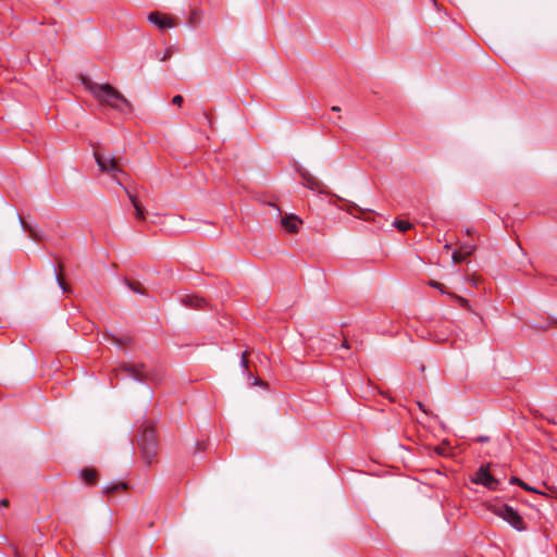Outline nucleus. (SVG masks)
<instances>
[{"mask_svg": "<svg viewBox=\"0 0 557 557\" xmlns=\"http://www.w3.org/2000/svg\"><path fill=\"white\" fill-rule=\"evenodd\" d=\"M475 484H481L491 491H495L498 487L499 481L493 476L490 472V465H483L474 474L472 480Z\"/></svg>", "mask_w": 557, "mask_h": 557, "instance_id": "5", "label": "nucleus"}, {"mask_svg": "<svg viewBox=\"0 0 557 557\" xmlns=\"http://www.w3.org/2000/svg\"><path fill=\"white\" fill-rule=\"evenodd\" d=\"M182 302L186 306V307H190V308H196V309H199V308H203L205 305H206V300L199 296H196V295H186L182 298Z\"/></svg>", "mask_w": 557, "mask_h": 557, "instance_id": "11", "label": "nucleus"}, {"mask_svg": "<svg viewBox=\"0 0 557 557\" xmlns=\"http://www.w3.org/2000/svg\"><path fill=\"white\" fill-rule=\"evenodd\" d=\"M172 102L173 104L181 107L182 103L184 102V99L181 95H176L173 97Z\"/></svg>", "mask_w": 557, "mask_h": 557, "instance_id": "20", "label": "nucleus"}, {"mask_svg": "<svg viewBox=\"0 0 557 557\" xmlns=\"http://www.w3.org/2000/svg\"><path fill=\"white\" fill-rule=\"evenodd\" d=\"M169 57V54H164V57L162 58V61H164L166 58Z\"/></svg>", "mask_w": 557, "mask_h": 557, "instance_id": "31", "label": "nucleus"}, {"mask_svg": "<svg viewBox=\"0 0 557 557\" xmlns=\"http://www.w3.org/2000/svg\"><path fill=\"white\" fill-rule=\"evenodd\" d=\"M248 351H244L242 354V358H240V366L247 370L248 369Z\"/></svg>", "mask_w": 557, "mask_h": 557, "instance_id": "18", "label": "nucleus"}, {"mask_svg": "<svg viewBox=\"0 0 557 557\" xmlns=\"http://www.w3.org/2000/svg\"><path fill=\"white\" fill-rule=\"evenodd\" d=\"M57 280H58V282H59L60 286H61L63 289H65L64 283L62 282L61 277H60L58 274H57Z\"/></svg>", "mask_w": 557, "mask_h": 557, "instance_id": "27", "label": "nucleus"}, {"mask_svg": "<svg viewBox=\"0 0 557 557\" xmlns=\"http://www.w3.org/2000/svg\"><path fill=\"white\" fill-rule=\"evenodd\" d=\"M459 301H460L462 307H467L468 306V300L467 299L460 297Z\"/></svg>", "mask_w": 557, "mask_h": 557, "instance_id": "25", "label": "nucleus"}, {"mask_svg": "<svg viewBox=\"0 0 557 557\" xmlns=\"http://www.w3.org/2000/svg\"><path fill=\"white\" fill-rule=\"evenodd\" d=\"M138 446L143 459L146 463L150 465L158 453L157 437L152 428H145L140 432Z\"/></svg>", "mask_w": 557, "mask_h": 557, "instance_id": "3", "label": "nucleus"}, {"mask_svg": "<svg viewBox=\"0 0 557 557\" xmlns=\"http://www.w3.org/2000/svg\"><path fill=\"white\" fill-rule=\"evenodd\" d=\"M394 225L400 231V232H407L408 230H410L411 227V224L408 222V221H403V220H396L394 222Z\"/></svg>", "mask_w": 557, "mask_h": 557, "instance_id": "16", "label": "nucleus"}, {"mask_svg": "<svg viewBox=\"0 0 557 557\" xmlns=\"http://www.w3.org/2000/svg\"><path fill=\"white\" fill-rule=\"evenodd\" d=\"M301 177V184L312 191H317L319 194H326L325 186L319 181L315 176L309 173L307 170L299 171Z\"/></svg>", "mask_w": 557, "mask_h": 557, "instance_id": "8", "label": "nucleus"}, {"mask_svg": "<svg viewBox=\"0 0 557 557\" xmlns=\"http://www.w3.org/2000/svg\"><path fill=\"white\" fill-rule=\"evenodd\" d=\"M20 221H21L22 226L24 227V230H25V231H27V232L29 233V235H30L33 238H35V239H36V238H37V234L35 233V231H34V230H32L30 227H28L22 218H20Z\"/></svg>", "mask_w": 557, "mask_h": 557, "instance_id": "19", "label": "nucleus"}, {"mask_svg": "<svg viewBox=\"0 0 557 557\" xmlns=\"http://www.w3.org/2000/svg\"><path fill=\"white\" fill-rule=\"evenodd\" d=\"M83 480L88 484H95L97 481V471L95 469H85L82 471Z\"/></svg>", "mask_w": 557, "mask_h": 557, "instance_id": "13", "label": "nucleus"}, {"mask_svg": "<svg viewBox=\"0 0 557 557\" xmlns=\"http://www.w3.org/2000/svg\"><path fill=\"white\" fill-rule=\"evenodd\" d=\"M281 222H282V225L284 226V228L286 231H288L289 233L298 232L299 225L301 224V220L294 214L283 216Z\"/></svg>", "mask_w": 557, "mask_h": 557, "instance_id": "9", "label": "nucleus"}, {"mask_svg": "<svg viewBox=\"0 0 557 557\" xmlns=\"http://www.w3.org/2000/svg\"><path fill=\"white\" fill-rule=\"evenodd\" d=\"M0 505L3 506V507H8L9 500L7 498H3V499L0 500Z\"/></svg>", "mask_w": 557, "mask_h": 557, "instance_id": "26", "label": "nucleus"}, {"mask_svg": "<svg viewBox=\"0 0 557 557\" xmlns=\"http://www.w3.org/2000/svg\"><path fill=\"white\" fill-rule=\"evenodd\" d=\"M252 384H253V385H263V382H262L260 379L255 377V379H253V383H252Z\"/></svg>", "mask_w": 557, "mask_h": 557, "instance_id": "24", "label": "nucleus"}, {"mask_svg": "<svg viewBox=\"0 0 557 557\" xmlns=\"http://www.w3.org/2000/svg\"><path fill=\"white\" fill-rule=\"evenodd\" d=\"M487 440H488V438H487L486 436H480V437H478V441H479V442H485V441H487Z\"/></svg>", "mask_w": 557, "mask_h": 557, "instance_id": "29", "label": "nucleus"}, {"mask_svg": "<svg viewBox=\"0 0 557 557\" xmlns=\"http://www.w3.org/2000/svg\"><path fill=\"white\" fill-rule=\"evenodd\" d=\"M125 488H126L125 483L108 484L103 487V493L109 495V494L115 493L119 490H125Z\"/></svg>", "mask_w": 557, "mask_h": 557, "instance_id": "14", "label": "nucleus"}, {"mask_svg": "<svg viewBox=\"0 0 557 557\" xmlns=\"http://www.w3.org/2000/svg\"><path fill=\"white\" fill-rule=\"evenodd\" d=\"M125 191L135 209V215L137 218V220L139 221H145L146 220V211H145V208L143 207V205L139 202V200L137 199V197L131 193L127 188H125Z\"/></svg>", "mask_w": 557, "mask_h": 557, "instance_id": "10", "label": "nucleus"}, {"mask_svg": "<svg viewBox=\"0 0 557 557\" xmlns=\"http://www.w3.org/2000/svg\"><path fill=\"white\" fill-rule=\"evenodd\" d=\"M341 209L345 210L349 214H355V211H358L359 213H364V210L361 209L359 206H357L354 202H349L346 208L345 207H341Z\"/></svg>", "mask_w": 557, "mask_h": 557, "instance_id": "15", "label": "nucleus"}, {"mask_svg": "<svg viewBox=\"0 0 557 557\" xmlns=\"http://www.w3.org/2000/svg\"><path fill=\"white\" fill-rule=\"evenodd\" d=\"M342 347L347 349L349 348L348 342L346 339L342 343Z\"/></svg>", "mask_w": 557, "mask_h": 557, "instance_id": "28", "label": "nucleus"}, {"mask_svg": "<svg viewBox=\"0 0 557 557\" xmlns=\"http://www.w3.org/2000/svg\"><path fill=\"white\" fill-rule=\"evenodd\" d=\"M148 21L161 30L177 26V23L172 16L158 11L151 12L148 15Z\"/></svg>", "mask_w": 557, "mask_h": 557, "instance_id": "7", "label": "nucleus"}, {"mask_svg": "<svg viewBox=\"0 0 557 557\" xmlns=\"http://www.w3.org/2000/svg\"><path fill=\"white\" fill-rule=\"evenodd\" d=\"M521 487L525 491L536 492L535 488L531 487L530 485L525 484L524 482L521 483Z\"/></svg>", "mask_w": 557, "mask_h": 557, "instance_id": "23", "label": "nucleus"}, {"mask_svg": "<svg viewBox=\"0 0 557 557\" xmlns=\"http://www.w3.org/2000/svg\"><path fill=\"white\" fill-rule=\"evenodd\" d=\"M493 512L508 522L515 530L524 531L527 529L525 523L519 512L507 504L495 505Z\"/></svg>", "mask_w": 557, "mask_h": 557, "instance_id": "4", "label": "nucleus"}, {"mask_svg": "<svg viewBox=\"0 0 557 557\" xmlns=\"http://www.w3.org/2000/svg\"><path fill=\"white\" fill-rule=\"evenodd\" d=\"M87 90L102 106H108L122 113L132 111L129 101L110 84H97L90 81H84Z\"/></svg>", "mask_w": 557, "mask_h": 557, "instance_id": "1", "label": "nucleus"}, {"mask_svg": "<svg viewBox=\"0 0 557 557\" xmlns=\"http://www.w3.org/2000/svg\"><path fill=\"white\" fill-rule=\"evenodd\" d=\"M465 252L462 251H454L453 260L455 263H459L466 259L467 256L471 255L474 250V246H465Z\"/></svg>", "mask_w": 557, "mask_h": 557, "instance_id": "12", "label": "nucleus"}, {"mask_svg": "<svg viewBox=\"0 0 557 557\" xmlns=\"http://www.w3.org/2000/svg\"><path fill=\"white\" fill-rule=\"evenodd\" d=\"M94 157L99 170L108 174L120 186H123L122 177L126 174L122 170L119 161L111 153L102 152L99 149L94 151Z\"/></svg>", "mask_w": 557, "mask_h": 557, "instance_id": "2", "label": "nucleus"}, {"mask_svg": "<svg viewBox=\"0 0 557 557\" xmlns=\"http://www.w3.org/2000/svg\"><path fill=\"white\" fill-rule=\"evenodd\" d=\"M124 372L127 376L133 377L137 381L150 380L152 379L148 371L146 370L145 364H124L116 372ZM119 375V373H116Z\"/></svg>", "mask_w": 557, "mask_h": 557, "instance_id": "6", "label": "nucleus"}, {"mask_svg": "<svg viewBox=\"0 0 557 557\" xmlns=\"http://www.w3.org/2000/svg\"><path fill=\"white\" fill-rule=\"evenodd\" d=\"M332 111L339 112V111H341V108H339V107H337V106H334V107H332Z\"/></svg>", "mask_w": 557, "mask_h": 557, "instance_id": "30", "label": "nucleus"}, {"mask_svg": "<svg viewBox=\"0 0 557 557\" xmlns=\"http://www.w3.org/2000/svg\"><path fill=\"white\" fill-rule=\"evenodd\" d=\"M510 483H511V484H518V485H520V486H521V483H523V482H522L519 478H517V476H512V478L510 479Z\"/></svg>", "mask_w": 557, "mask_h": 557, "instance_id": "22", "label": "nucleus"}, {"mask_svg": "<svg viewBox=\"0 0 557 557\" xmlns=\"http://www.w3.org/2000/svg\"><path fill=\"white\" fill-rule=\"evenodd\" d=\"M127 285L133 292L138 293V294H144L143 285L140 283L128 282Z\"/></svg>", "mask_w": 557, "mask_h": 557, "instance_id": "17", "label": "nucleus"}, {"mask_svg": "<svg viewBox=\"0 0 557 557\" xmlns=\"http://www.w3.org/2000/svg\"><path fill=\"white\" fill-rule=\"evenodd\" d=\"M430 285H431L432 287L437 288V289H440V290H442V292H443V284H441V283H438V282H435V281H432V282H430Z\"/></svg>", "mask_w": 557, "mask_h": 557, "instance_id": "21", "label": "nucleus"}]
</instances>
